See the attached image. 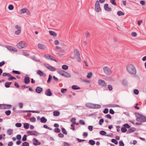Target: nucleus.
Listing matches in <instances>:
<instances>
[{
  "mask_svg": "<svg viewBox=\"0 0 146 146\" xmlns=\"http://www.w3.org/2000/svg\"><path fill=\"white\" fill-rule=\"evenodd\" d=\"M119 143L120 146H124V143L122 141H120L119 142Z\"/></svg>",
  "mask_w": 146,
  "mask_h": 146,
  "instance_id": "obj_64",
  "label": "nucleus"
},
{
  "mask_svg": "<svg viewBox=\"0 0 146 146\" xmlns=\"http://www.w3.org/2000/svg\"><path fill=\"white\" fill-rule=\"evenodd\" d=\"M98 83L99 85L103 87H106L107 85L104 81L102 79H99L98 81Z\"/></svg>",
  "mask_w": 146,
  "mask_h": 146,
  "instance_id": "obj_5",
  "label": "nucleus"
},
{
  "mask_svg": "<svg viewBox=\"0 0 146 146\" xmlns=\"http://www.w3.org/2000/svg\"><path fill=\"white\" fill-rule=\"evenodd\" d=\"M12 72L17 74H20L21 73L19 71L16 70H13L12 71Z\"/></svg>",
  "mask_w": 146,
  "mask_h": 146,
  "instance_id": "obj_50",
  "label": "nucleus"
},
{
  "mask_svg": "<svg viewBox=\"0 0 146 146\" xmlns=\"http://www.w3.org/2000/svg\"><path fill=\"white\" fill-rule=\"evenodd\" d=\"M49 33L51 35L53 36H55L57 35L56 33L52 31H50Z\"/></svg>",
  "mask_w": 146,
  "mask_h": 146,
  "instance_id": "obj_26",
  "label": "nucleus"
},
{
  "mask_svg": "<svg viewBox=\"0 0 146 146\" xmlns=\"http://www.w3.org/2000/svg\"><path fill=\"white\" fill-rule=\"evenodd\" d=\"M38 48L41 50H45L46 47L45 45L42 44H38Z\"/></svg>",
  "mask_w": 146,
  "mask_h": 146,
  "instance_id": "obj_8",
  "label": "nucleus"
},
{
  "mask_svg": "<svg viewBox=\"0 0 146 146\" xmlns=\"http://www.w3.org/2000/svg\"><path fill=\"white\" fill-rule=\"evenodd\" d=\"M60 113V112L58 111H53V115L55 116H58Z\"/></svg>",
  "mask_w": 146,
  "mask_h": 146,
  "instance_id": "obj_25",
  "label": "nucleus"
},
{
  "mask_svg": "<svg viewBox=\"0 0 146 146\" xmlns=\"http://www.w3.org/2000/svg\"><path fill=\"white\" fill-rule=\"evenodd\" d=\"M103 70L105 74L106 75H110L112 73L111 70L108 66H104L103 68Z\"/></svg>",
  "mask_w": 146,
  "mask_h": 146,
  "instance_id": "obj_4",
  "label": "nucleus"
},
{
  "mask_svg": "<svg viewBox=\"0 0 146 146\" xmlns=\"http://www.w3.org/2000/svg\"><path fill=\"white\" fill-rule=\"evenodd\" d=\"M42 91V88L41 87H37L35 89V91L37 93H40Z\"/></svg>",
  "mask_w": 146,
  "mask_h": 146,
  "instance_id": "obj_17",
  "label": "nucleus"
},
{
  "mask_svg": "<svg viewBox=\"0 0 146 146\" xmlns=\"http://www.w3.org/2000/svg\"><path fill=\"white\" fill-rule=\"evenodd\" d=\"M122 84L124 86H126L127 84V82L126 80H124L122 81Z\"/></svg>",
  "mask_w": 146,
  "mask_h": 146,
  "instance_id": "obj_36",
  "label": "nucleus"
},
{
  "mask_svg": "<svg viewBox=\"0 0 146 146\" xmlns=\"http://www.w3.org/2000/svg\"><path fill=\"white\" fill-rule=\"evenodd\" d=\"M104 120L103 119H100L99 121V124L100 125H102V123L104 122Z\"/></svg>",
  "mask_w": 146,
  "mask_h": 146,
  "instance_id": "obj_55",
  "label": "nucleus"
},
{
  "mask_svg": "<svg viewBox=\"0 0 146 146\" xmlns=\"http://www.w3.org/2000/svg\"><path fill=\"white\" fill-rule=\"evenodd\" d=\"M4 109H10L12 107L11 105L8 104H4Z\"/></svg>",
  "mask_w": 146,
  "mask_h": 146,
  "instance_id": "obj_23",
  "label": "nucleus"
},
{
  "mask_svg": "<svg viewBox=\"0 0 146 146\" xmlns=\"http://www.w3.org/2000/svg\"><path fill=\"white\" fill-rule=\"evenodd\" d=\"M15 126L17 127H20L21 126V124L20 123H17L15 124Z\"/></svg>",
  "mask_w": 146,
  "mask_h": 146,
  "instance_id": "obj_61",
  "label": "nucleus"
},
{
  "mask_svg": "<svg viewBox=\"0 0 146 146\" xmlns=\"http://www.w3.org/2000/svg\"><path fill=\"white\" fill-rule=\"evenodd\" d=\"M74 55L76 57L80 56V54L79 50L77 49H75L74 50Z\"/></svg>",
  "mask_w": 146,
  "mask_h": 146,
  "instance_id": "obj_13",
  "label": "nucleus"
},
{
  "mask_svg": "<svg viewBox=\"0 0 146 146\" xmlns=\"http://www.w3.org/2000/svg\"><path fill=\"white\" fill-rule=\"evenodd\" d=\"M30 120L32 122H35L36 121V118L35 117H33L30 118Z\"/></svg>",
  "mask_w": 146,
  "mask_h": 146,
  "instance_id": "obj_44",
  "label": "nucleus"
},
{
  "mask_svg": "<svg viewBox=\"0 0 146 146\" xmlns=\"http://www.w3.org/2000/svg\"><path fill=\"white\" fill-rule=\"evenodd\" d=\"M123 127L127 128H129L130 127V126L128 124H125L123 125Z\"/></svg>",
  "mask_w": 146,
  "mask_h": 146,
  "instance_id": "obj_51",
  "label": "nucleus"
},
{
  "mask_svg": "<svg viewBox=\"0 0 146 146\" xmlns=\"http://www.w3.org/2000/svg\"><path fill=\"white\" fill-rule=\"evenodd\" d=\"M52 78V76L50 75H49V76L48 78L47 81L48 83H49L50 82Z\"/></svg>",
  "mask_w": 146,
  "mask_h": 146,
  "instance_id": "obj_43",
  "label": "nucleus"
},
{
  "mask_svg": "<svg viewBox=\"0 0 146 146\" xmlns=\"http://www.w3.org/2000/svg\"><path fill=\"white\" fill-rule=\"evenodd\" d=\"M17 46L19 49H22L26 47L27 46V43L24 41L20 42L17 44Z\"/></svg>",
  "mask_w": 146,
  "mask_h": 146,
  "instance_id": "obj_2",
  "label": "nucleus"
},
{
  "mask_svg": "<svg viewBox=\"0 0 146 146\" xmlns=\"http://www.w3.org/2000/svg\"><path fill=\"white\" fill-rule=\"evenodd\" d=\"M2 76L3 77L7 76L9 77L10 76H11V74L9 73L4 72Z\"/></svg>",
  "mask_w": 146,
  "mask_h": 146,
  "instance_id": "obj_28",
  "label": "nucleus"
},
{
  "mask_svg": "<svg viewBox=\"0 0 146 146\" xmlns=\"http://www.w3.org/2000/svg\"><path fill=\"white\" fill-rule=\"evenodd\" d=\"M64 71L63 70H58L57 71V72L60 74L61 75L63 76V74L64 72Z\"/></svg>",
  "mask_w": 146,
  "mask_h": 146,
  "instance_id": "obj_30",
  "label": "nucleus"
},
{
  "mask_svg": "<svg viewBox=\"0 0 146 146\" xmlns=\"http://www.w3.org/2000/svg\"><path fill=\"white\" fill-rule=\"evenodd\" d=\"M27 11H29L27 8L22 9H21L19 11L20 13L21 14L27 13Z\"/></svg>",
  "mask_w": 146,
  "mask_h": 146,
  "instance_id": "obj_18",
  "label": "nucleus"
},
{
  "mask_svg": "<svg viewBox=\"0 0 146 146\" xmlns=\"http://www.w3.org/2000/svg\"><path fill=\"white\" fill-rule=\"evenodd\" d=\"M61 130L63 133L65 135L67 134V132L65 129L63 127H62L61 129Z\"/></svg>",
  "mask_w": 146,
  "mask_h": 146,
  "instance_id": "obj_41",
  "label": "nucleus"
},
{
  "mask_svg": "<svg viewBox=\"0 0 146 146\" xmlns=\"http://www.w3.org/2000/svg\"><path fill=\"white\" fill-rule=\"evenodd\" d=\"M25 112H32V113H39V111H32V110H29V111H27Z\"/></svg>",
  "mask_w": 146,
  "mask_h": 146,
  "instance_id": "obj_37",
  "label": "nucleus"
},
{
  "mask_svg": "<svg viewBox=\"0 0 146 146\" xmlns=\"http://www.w3.org/2000/svg\"><path fill=\"white\" fill-rule=\"evenodd\" d=\"M44 65L49 70L52 71H54L56 70V69L54 67L50 66L48 64H44Z\"/></svg>",
  "mask_w": 146,
  "mask_h": 146,
  "instance_id": "obj_7",
  "label": "nucleus"
},
{
  "mask_svg": "<svg viewBox=\"0 0 146 146\" xmlns=\"http://www.w3.org/2000/svg\"><path fill=\"white\" fill-rule=\"evenodd\" d=\"M135 130H136V129L135 128H133V127H132V128H131L129 129L128 130L127 133H129L131 132H133L135 131Z\"/></svg>",
  "mask_w": 146,
  "mask_h": 146,
  "instance_id": "obj_19",
  "label": "nucleus"
},
{
  "mask_svg": "<svg viewBox=\"0 0 146 146\" xmlns=\"http://www.w3.org/2000/svg\"><path fill=\"white\" fill-rule=\"evenodd\" d=\"M40 121L42 123H45L47 121V119L44 117H42L40 119Z\"/></svg>",
  "mask_w": 146,
  "mask_h": 146,
  "instance_id": "obj_24",
  "label": "nucleus"
},
{
  "mask_svg": "<svg viewBox=\"0 0 146 146\" xmlns=\"http://www.w3.org/2000/svg\"><path fill=\"white\" fill-rule=\"evenodd\" d=\"M10 78H8V80H15L16 79V78L13 77V76H11H11H10Z\"/></svg>",
  "mask_w": 146,
  "mask_h": 146,
  "instance_id": "obj_54",
  "label": "nucleus"
},
{
  "mask_svg": "<svg viewBox=\"0 0 146 146\" xmlns=\"http://www.w3.org/2000/svg\"><path fill=\"white\" fill-rule=\"evenodd\" d=\"M89 143L91 145H94L95 144V141L92 140H90L89 141Z\"/></svg>",
  "mask_w": 146,
  "mask_h": 146,
  "instance_id": "obj_33",
  "label": "nucleus"
},
{
  "mask_svg": "<svg viewBox=\"0 0 146 146\" xmlns=\"http://www.w3.org/2000/svg\"><path fill=\"white\" fill-rule=\"evenodd\" d=\"M131 36L133 37H135L137 35V34L136 32H132L131 33Z\"/></svg>",
  "mask_w": 146,
  "mask_h": 146,
  "instance_id": "obj_57",
  "label": "nucleus"
},
{
  "mask_svg": "<svg viewBox=\"0 0 146 146\" xmlns=\"http://www.w3.org/2000/svg\"><path fill=\"white\" fill-rule=\"evenodd\" d=\"M7 49L10 51H13L14 52H16L17 51V49L12 46H9L7 48Z\"/></svg>",
  "mask_w": 146,
  "mask_h": 146,
  "instance_id": "obj_16",
  "label": "nucleus"
},
{
  "mask_svg": "<svg viewBox=\"0 0 146 146\" xmlns=\"http://www.w3.org/2000/svg\"><path fill=\"white\" fill-rule=\"evenodd\" d=\"M13 131L11 129H9L7 130V133L9 135H11L13 133Z\"/></svg>",
  "mask_w": 146,
  "mask_h": 146,
  "instance_id": "obj_22",
  "label": "nucleus"
},
{
  "mask_svg": "<svg viewBox=\"0 0 146 146\" xmlns=\"http://www.w3.org/2000/svg\"><path fill=\"white\" fill-rule=\"evenodd\" d=\"M100 133L101 135H105L106 134V132L104 131H100Z\"/></svg>",
  "mask_w": 146,
  "mask_h": 146,
  "instance_id": "obj_40",
  "label": "nucleus"
},
{
  "mask_svg": "<svg viewBox=\"0 0 146 146\" xmlns=\"http://www.w3.org/2000/svg\"><path fill=\"white\" fill-rule=\"evenodd\" d=\"M29 125L27 123H25L24 124V127L25 129H28L29 128Z\"/></svg>",
  "mask_w": 146,
  "mask_h": 146,
  "instance_id": "obj_32",
  "label": "nucleus"
},
{
  "mask_svg": "<svg viewBox=\"0 0 146 146\" xmlns=\"http://www.w3.org/2000/svg\"><path fill=\"white\" fill-rule=\"evenodd\" d=\"M33 144L35 145H40V142H38V141L35 138H34L33 139Z\"/></svg>",
  "mask_w": 146,
  "mask_h": 146,
  "instance_id": "obj_11",
  "label": "nucleus"
},
{
  "mask_svg": "<svg viewBox=\"0 0 146 146\" xmlns=\"http://www.w3.org/2000/svg\"><path fill=\"white\" fill-rule=\"evenodd\" d=\"M72 88L74 90H78L80 89V88L76 85H73L72 86Z\"/></svg>",
  "mask_w": 146,
  "mask_h": 146,
  "instance_id": "obj_29",
  "label": "nucleus"
},
{
  "mask_svg": "<svg viewBox=\"0 0 146 146\" xmlns=\"http://www.w3.org/2000/svg\"><path fill=\"white\" fill-rule=\"evenodd\" d=\"M126 69L128 72L131 75H135L136 74V70L134 66L132 64L127 65Z\"/></svg>",
  "mask_w": 146,
  "mask_h": 146,
  "instance_id": "obj_1",
  "label": "nucleus"
},
{
  "mask_svg": "<svg viewBox=\"0 0 146 146\" xmlns=\"http://www.w3.org/2000/svg\"><path fill=\"white\" fill-rule=\"evenodd\" d=\"M15 28L17 30H21V27L18 25H16L15 26Z\"/></svg>",
  "mask_w": 146,
  "mask_h": 146,
  "instance_id": "obj_52",
  "label": "nucleus"
},
{
  "mask_svg": "<svg viewBox=\"0 0 146 146\" xmlns=\"http://www.w3.org/2000/svg\"><path fill=\"white\" fill-rule=\"evenodd\" d=\"M108 108H105L103 111V112L105 114L108 113Z\"/></svg>",
  "mask_w": 146,
  "mask_h": 146,
  "instance_id": "obj_62",
  "label": "nucleus"
},
{
  "mask_svg": "<svg viewBox=\"0 0 146 146\" xmlns=\"http://www.w3.org/2000/svg\"><path fill=\"white\" fill-rule=\"evenodd\" d=\"M27 139V136L26 135H24L23 137L22 138V140L23 141H25Z\"/></svg>",
  "mask_w": 146,
  "mask_h": 146,
  "instance_id": "obj_63",
  "label": "nucleus"
},
{
  "mask_svg": "<svg viewBox=\"0 0 146 146\" xmlns=\"http://www.w3.org/2000/svg\"><path fill=\"white\" fill-rule=\"evenodd\" d=\"M115 0H110V2L112 4L114 5H117L116 3L115 2Z\"/></svg>",
  "mask_w": 146,
  "mask_h": 146,
  "instance_id": "obj_45",
  "label": "nucleus"
},
{
  "mask_svg": "<svg viewBox=\"0 0 146 146\" xmlns=\"http://www.w3.org/2000/svg\"><path fill=\"white\" fill-rule=\"evenodd\" d=\"M21 32V30H17L15 32V34L16 35H19Z\"/></svg>",
  "mask_w": 146,
  "mask_h": 146,
  "instance_id": "obj_39",
  "label": "nucleus"
},
{
  "mask_svg": "<svg viewBox=\"0 0 146 146\" xmlns=\"http://www.w3.org/2000/svg\"><path fill=\"white\" fill-rule=\"evenodd\" d=\"M121 131L122 132L124 133L126 132L127 131V130L124 127L121 128Z\"/></svg>",
  "mask_w": 146,
  "mask_h": 146,
  "instance_id": "obj_47",
  "label": "nucleus"
},
{
  "mask_svg": "<svg viewBox=\"0 0 146 146\" xmlns=\"http://www.w3.org/2000/svg\"><path fill=\"white\" fill-rule=\"evenodd\" d=\"M139 116L136 119V120L139 122H143L146 121V118L145 116L138 113Z\"/></svg>",
  "mask_w": 146,
  "mask_h": 146,
  "instance_id": "obj_3",
  "label": "nucleus"
},
{
  "mask_svg": "<svg viewBox=\"0 0 146 146\" xmlns=\"http://www.w3.org/2000/svg\"><path fill=\"white\" fill-rule=\"evenodd\" d=\"M27 133L30 135H37L38 134V133L35 131H28Z\"/></svg>",
  "mask_w": 146,
  "mask_h": 146,
  "instance_id": "obj_9",
  "label": "nucleus"
},
{
  "mask_svg": "<svg viewBox=\"0 0 146 146\" xmlns=\"http://www.w3.org/2000/svg\"><path fill=\"white\" fill-rule=\"evenodd\" d=\"M86 105L88 108H93L94 104L91 103H87L86 104Z\"/></svg>",
  "mask_w": 146,
  "mask_h": 146,
  "instance_id": "obj_20",
  "label": "nucleus"
},
{
  "mask_svg": "<svg viewBox=\"0 0 146 146\" xmlns=\"http://www.w3.org/2000/svg\"><path fill=\"white\" fill-rule=\"evenodd\" d=\"M108 88L109 90L110 91H111L112 90L113 88L112 86L110 85H108Z\"/></svg>",
  "mask_w": 146,
  "mask_h": 146,
  "instance_id": "obj_59",
  "label": "nucleus"
},
{
  "mask_svg": "<svg viewBox=\"0 0 146 146\" xmlns=\"http://www.w3.org/2000/svg\"><path fill=\"white\" fill-rule=\"evenodd\" d=\"M104 8L105 10L107 11H110L111 10V8L108 7V4H106L104 5Z\"/></svg>",
  "mask_w": 146,
  "mask_h": 146,
  "instance_id": "obj_12",
  "label": "nucleus"
},
{
  "mask_svg": "<svg viewBox=\"0 0 146 146\" xmlns=\"http://www.w3.org/2000/svg\"><path fill=\"white\" fill-rule=\"evenodd\" d=\"M5 113L7 115H9L11 113V111L10 110H8L5 111Z\"/></svg>",
  "mask_w": 146,
  "mask_h": 146,
  "instance_id": "obj_48",
  "label": "nucleus"
},
{
  "mask_svg": "<svg viewBox=\"0 0 146 146\" xmlns=\"http://www.w3.org/2000/svg\"><path fill=\"white\" fill-rule=\"evenodd\" d=\"M111 142L114 143L115 144L117 145L118 144V142L115 139H111Z\"/></svg>",
  "mask_w": 146,
  "mask_h": 146,
  "instance_id": "obj_49",
  "label": "nucleus"
},
{
  "mask_svg": "<svg viewBox=\"0 0 146 146\" xmlns=\"http://www.w3.org/2000/svg\"><path fill=\"white\" fill-rule=\"evenodd\" d=\"M101 107V106L99 104H94L93 108H100Z\"/></svg>",
  "mask_w": 146,
  "mask_h": 146,
  "instance_id": "obj_27",
  "label": "nucleus"
},
{
  "mask_svg": "<svg viewBox=\"0 0 146 146\" xmlns=\"http://www.w3.org/2000/svg\"><path fill=\"white\" fill-rule=\"evenodd\" d=\"M117 14L119 16L124 15V13L121 11H119L117 12Z\"/></svg>",
  "mask_w": 146,
  "mask_h": 146,
  "instance_id": "obj_34",
  "label": "nucleus"
},
{
  "mask_svg": "<svg viewBox=\"0 0 146 146\" xmlns=\"http://www.w3.org/2000/svg\"><path fill=\"white\" fill-rule=\"evenodd\" d=\"M22 145L23 146H29V145L28 142H25L23 143Z\"/></svg>",
  "mask_w": 146,
  "mask_h": 146,
  "instance_id": "obj_42",
  "label": "nucleus"
},
{
  "mask_svg": "<svg viewBox=\"0 0 146 146\" xmlns=\"http://www.w3.org/2000/svg\"><path fill=\"white\" fill-rule=\"evenodd\" d=\"M63 76L67 78H70L71 76V75L69 73L65 71L63 74Z\"/></svg>",
  "mask_w": 146,
  "mask_h": 146,
  "instance_id": "obj_21",
  "label": "nucleus"
},
{
  "mask_svg": "<svg viewBox=\"0 0 146 146\" xmlns=\"http://www.w3.org/2000/svg\"><path fill=\"white\" fill-rule=\"evenodd\" d=\"M8 8L10 10H12L14 9V7L12 5H10L8 6Z\"/></svg>",
  "mask_w": 146,
  "mask_h": 146,
  "instance_id": "obj_46",
  "label": "nucleus"
},
{
  "mask_svg": "<svg viewBox=\"0 0 146 146\" xmlns=\"http://www.w3.org/2000/svg\"><path fill=\"white\" fill-rule=\"evenodd\" d=\"M95 10L97 12H99L100 11V4L98 1H96L95 4Z\"/></svg>",
  "mask_w": 146,
  "mask_h": 146,
  "instance_id": "obj_6",
  "label": "nucleus"
},
{
  "mask_svg": "<svg viewBox=\"0 0 146 146\" xmlns=\"http://www.w3.org/2000/svg\"><path fill=\"white\" fill-rule=\"evenodd\" d=\"M92 75V72H90L88 73L87 77L88 78H90Z\"/></svg>",
  "mask_w": 146,
  "mask_h": 146,
  "instance_id": "obj_35",
  "label": "nucleus"
},
{
  "mask_svg": "<svg viewBox=\"0 0 146 146\" xmlns=\"http://www.w3.org/2000/svg\"><path fill=\"white\" fill-rule=\"evenodd\" d=\"M133 92L136 95L138 94L139 93L138 90L137 89H135L134 90Z\"/></svg>",
  "mask_w": 146,
  "mask_h": 146,
  "instance_id": "obj_56",
  "label": "nucleus"
},
{
  "mask_svg": "<svg viewBox=\"0 0 146 146\" xmlns=\"http://www.w3.org/2000/svg\"><path fill=\"white\" fill-rule=\"evenodd\" d=\"M45 93L46 95L48 96H51L52 95V93L50 89H48L46 90Z\"/></svg>",
  "mask_w": 146,
  "mask_h": 146,
  "instance_id": "obj_14",
  "label": "nucleus"
},
{
  "mask_svg": "<svg viewBox=\"0 0 146 146\" xmlns=\"http://www.w3.org/2000/svg\"><path fill=\"white\" fill-rule=\"evenodd\" d=\"M54 132L57 133H59L60 131V130L58 128H56L54 129Z\"/></svg>",
  "mask_w": 146,
  "mask_h": 146,
  "instance_id": "obj_60",
  "label": "nucleus"
},
{
  "mask_svg": "<svg viewBox=\"0 0 146 146\" xmlns=\"http://www.w3.org/2000/svg\"><path fill=\"white\" fill-rule=\"evenodd\" d=\"M62 68L64 70H66L68 68V66L67 65H64L62 66Z\"/></svg>",
  "mask_w": 146,
  "mask_h": 146,
  "instance_id": "obj_38",
  "label": "nucleus"
},
{
  "mask_svg": "<svg viewBox=\"0 0 146 146\" xmlns=\"http://www.w3.org/2000/svg\"><path fill=\"white\" fill-rule=\"evenodd\" d=\"M37 74L40 76H45L46 74L41 71L38 70L37 72Z\"/></svg>",
  "mask_w": 146,
  "mask_h": 146,
  "instance_id": "obj_15",
  "label": "nucleus"
},
{
  "mask_svg": "<svg viewBox=\"0 0 146 146\" xmlns=\"http://www.w3.org/2000/svg\"><path fill=\"white\" fill-rule=\"evenodd\" d=\"M137 141L136 140H134L133 141V142H130V144H133L134 145H135L137 143Z\"/></svg>",
  "mask_w": 146,
  "mask_h": 146,
  "instance_id": "obj_53",
  "label": "nucleus"
},
{
  "mask_svg": "<svg viewBox=\"0 0 146 146\" xmlns=\"http://www.w3.org/2000/svg\"><path fill=\"white\" fill-rule=\"evenodd\" d=\"M28 76V75H26L24 79V82L26 84H28L30 82L29 78Z\"/></svg>",
  "mask_w": 146,
  "mask_h": 146,
  "instance_id": "obj_10",
  "label": "nucleus"
},
{
  "mask_svg": "<svg viewBox=\"0 0 146 146\" xmlns=\"http://www.w3.org/2000/svg\"><path fill=\"white\" fill-rule=\"evenodd\" d=\"M76 58L77 60L79 62H81V60L80 56L76 57Z\"/></svg>",
  "mask_w": 146,
  "mask_h": 146,
  "instance_id": "obj_58",
  "label": "nucleus"
},
{
  "mask_svg": "<svg viewBox=\"0 0 146 146\" xmlns=\"http://www.w3.org/2000/svg\"><path fill=\"white\" fill-rule=\"evenodd\" d=\"M11 84V82H6L5 84V86L6 88H9Z\"/></svg>",
  "mask_w": 146,
  "mask_h": 146,
  "instance_id": "obj_31",
  "label": "nucleus"
}]
</instances>
